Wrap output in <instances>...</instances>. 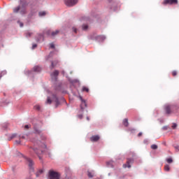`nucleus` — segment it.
Here are the masks:
<instances>
[{
  "instance_id": "f8f14e48",
  "label": "nucleus",
  "mask_w": 179,
  "mask_h": 179,
  "mask_svg": "<svg viewBox=\"0 0 179 179\" xmlns=\"http://www.w3.org/2000/svg\"><path fill=\"white\" fill-rule=\"evenodd\" d=\"M57 64H58V60H55L54 62H52L50 69H53V68L55 66H57Z\"/></svg>"
},
{
  "instance_id": "4468645a",
  "label": "nucleus",
  "mask_w": 179,
  "mask_h": 179,
  "mask_svg": "<svg viewBox=\"0 0 179 179\" xmlns=\"http://www.w3.org/2000/svg\"><path fill=\"white\" fill-rule=\"evenodd\" d=\"M122 124L124 127H128L129 125V122H128V118H126L123 120Z\"/></svg>"
},
{
  "instance_id": "412c9836",
  "label": "nucleus",
  "mask_w": 179,
  "mask_h": 179,
  "mask_svg": "<svg viewBox=\"0 0 179 179\" xmlns=\"http://www.w3.org/2000/svg\"><path fill=\"white\" fill-rule=\"evenodd\" d=\"M157 145L156 144H153L151 145V149H152L153 150H156V149H157Z\"/></svg>"
},
{
  "instance_id": "72a5a7b5",
  "label": "nucleus",
  "mask_w": 179,
  "mask_h": 179,
  "mask_svg": "<svg viewBox=\"0 0 179 179\" xmlns=\"http://www.w3.org/2000/svg\"><path fill=\"white\" fill-rule=\"evenodd\" d=\"M34 130L36 131V134H40L41 132V131H40V129H34Z\"/></svg>"
},
{
  "instance_id": "1a4fd4ad",
  "label": "nucleus",
  "mask_w": 179,
  "mask_h": 179,
  "mask_svg": "<svg viewBox=\"0 0 179 179\" xmlns=\"http://www.w3.org/2000/svg\"><path fill=\"white\" fill-rule=\"evenodd\" d=\"M100 139V136H99L98 135L96 136H92L90 138V141L91 142H97V141H99Z\"/></svg>"
},
{
  "instance_id": "f03ea898",
  "label": "nucleus",
  "mask_w": 179,
  "mask_h": 179,
  "mask_svg": "<svg viewBox=\"0 0 179 179\" xmlns=\"http://www.w3.org/2000/svg\"><path fill=\"white\" fill-rule=\"evenodd\" d=\"M178 110V106L176 105H166L165 106V110L166 114H171Z\"/></svg>"
},
{
  "instance_id": "6e6552de",
  "label": "nucleus",
  "mask_w": 179,
  "mask_h": 179,
  "mask_svg": "<svg viewBox=\"0 0 179 179\" xmlns=\"http://www.w3.org/2000/svg\"><path fill=\"white\" fill-rule=\"evenodd\" d=\"M59 75V71L58 70H55L53 73L50 74L52 79L57 80V78Z\"/></svg>"
},
{
  "instance_id": "bb28decb",
  "label": "nucleus",
  "mask_w": 179,
  "mask_h": 179,
  "mask_svg": "<svg viewBox=\"0 0 179 179\" xmlns=\"http://www.w3.org/2000/svg\"><path fill=\"white\" fill-rule=\"evenodd\" d=\"M16 135H17L16 134H12L10 138V139H13V138H16Z\"/></svg>"
},
{
  "instance_id": "a19ab883",
  "label": "nucleus",
  "mask_w": 179,
  "mask_h": 179,
  "mask_svg": "<svg viewBox=\"0 0 179 179\" xmlns=\"http://www.w3.org/2000/svg\"><path fill=\"white\" fill-rule=\"evenodd\" d=\"M27 34H28L29 37H30V36H31V33H28Z\"/></svg>"
},
{
  "instance_id": "ddd939ff",
  "label": "nucleus",
  "mask_w": 179,
  "mask_h": 179,
  "mask_svg": "<svg viewBox=\"0 0 179 179\" xmlns=\"http://www.w3.org/2000/svg\"><path fill=\"white\" fill-rule=\"evenodd\" d=\"M34 72H41V67H40L39 66H34Z\"/></svg>"
},
{
  "instance_id": "c85d7f7f",
  "label": "nucleus",
  "mask_w": 179,
  "mask_h": 179,
  "mask_svg": "<svg viewBox=\"0 0 179 179\" xmlns=\"http://www.w3.org/2000/svg\"><path fill=\"white\" fill-rule=\"evenodd\" d=\"M172 128H173V129H176V128H177V124L173 123L172 125Z\"/></svg>"
},
{
  "instance_id": "393cba45",
  "label": "nucleus",
  "mask_w": 179,
  "mask_h": 179,
  "mask_svg": "<svg viewBox=\"0 0 179 179\" xmlns=\"http://www.w3.org/2000/svg\"><path fill=\"white\" fill-rule=\"evenodd\" d=\"M45 11H42L39 13V16H45Z\"/></svg>"
},
{
  "instance_id": "f257e3e1",
  "label": "nucleus",
  "mask_w": 179,
  "mask_h": 179,
  "mask_svg": "<svg viewBox=\"0 0 179 179\" xmlns=\"http://www.w3.org/2000/svg\"><path fill=\"white\" fill-rule=\"evenodd\" d=\"M46 148L45 145L43 144L41 141H37L36 143H34V147L31 148V150H33L37 156H38V158L41 159L40 155H43Z\"/></svg>"
},
{
  "instance_id": "f3484780",
  "label": "nucleus",
  "mask_w": 179,
  "mask_h": 179,
  "mask_svg": "<svg viewBox=\"0 0 179 179\" xmlns=\"http://www.w3.org/2000/svg\"><path fill=\"white\" fill-rule=\"evenodd\" d=\"M58 33H59V31L56 30L55 31L52 32L51 36H52V37H55V36H57V34H58Z\"/></svg>"
},
{
  "instance_id": "aec40b11",
  "label": "nucleus",
  "mask_w": 179,
  "mask_h": 179,
  "mask_svg": "<svg viewBox=\"0 0 179 179\" xmlns=\"http://www.w3.org/2000/svg\"><path fill=\"white\" fill-rule=\"evenodd\" d=\"M52 103V101L50 97H48L47 101H46V104H51Z\"/></svg>"
},
{
  "instance_id": "5701e85b",
  "label": "nucleus",
  "mask_w": 179,
  "mask_h": 179,
  "mask_svg": "<svg viewBox=\"0 0 179 179\" xmlns=\"http://www.w3.org/2000/svg\"><path fill=\"white\" fill-rule=\"evenodd\" d=\"M83 92H86L87 93H89V88L87 87H83Z\"/></svg>"
},
{
  "instance_id": "0eeeda50",
  "label": "nucleus",
  "mask_w": 179,
  "mask_h": 179,
  "mask_svg": "<svg viewBox=\"0 0 179 179\" xmlns=\"http://www.w3.org/2000/svg\"><path fill=\"white\" fill-rule=\"evenodd\" d=\"M131 163H134V159H128L127 161V163L123 164L124 169H127V167L128 169H131Z\"/></svg>"
},
{
  "instance_id": "de8ad7c7",
  "label": "nucleus",
  "mask_w": 179,
  "mask_h": 179,
  "mask_svg": "<svg viewBox=\"0 0 179 179\" xmlns=\"http://www.w3.org/2000/svg\"><path fill=\"white\" fill-rule=\"evenodd\" d=\"M98 37H101V36H98Z\"/></svg>"
},
{
  "instance_id": "58836bf2",
  "label": "nucleus",
  "mask_w": 179,
  "mask_h": 179,
  "mask_svg": "<svg viewBox=\"0 0 179 179\" xmlns=\"http://www.w3.org/2000/svg\"><path fill=\"white\" fill-rule=\"evenodd\" d=\"M20 27H23V24L22 22H20Z\"/></svg>"
},
{
  "instance_id": "423d86ee",
  "label": "nucleus",
  "mask_w": 179,
  "mask_h": 179,
  "mask_svg": "<svg viewBox=\"0 0 179 179\" xmlns=\"http://www.w3.org/2000/svg\"><path fill=\"white\" fill-rule=\"evenodd\" d=\"M79 99L81 101L80 108L81 110H85V108L87 107V102L86 101V100L83 99V98L81 96H79Z\"/></svg>"
},
{
  "instance_id": "c03bdc74",
  "label": "nucleus",
  "mask_w": 179,
  "mask_h": 179,
  "mask_svg": "<svg viewBox=\"0 0 179 179\" xmlns=\"http://www.w3.org/2000/svg\"><path fill=\"white\" fill-rule=\"evenodd\" d=\"M63 75L65 73L64 71H62Z\"/></svg>"
},
{
  "instance_id": "a211bd4d",
  "label": "nucleus",
  "mask_w": 179,
  "mask_h": 179,
  "mask_svg": "<svg viewBox=\"0 0 179 179\" xmlns=\"http://www.w3.org/2000/svg\"><path fill=\"white\" fill-rule=\"evenodd\" d=\"M19 10H20V6L13 9L14 13H17L19 12Z\"/></svg>"
},
{
  "instance_id": "c756f323",
  "label": "nucleus",
  "mask_w": 179,
  "mask_h": 179,
  "mask_svg": "<svg viewBox=\"0 0 179 179\" xmlns=\"http://www.w3.org/2000/svg\"><path fill=\"white\" fill-rule=\"evenodd\" d=\"M172 75H173V76H177V71H173L172 72Z\"/></svg>"
},
{
  "instance_id": "c9c22d12",
  "label": "nucleus",
  "mask_w": 179,
  "mask_h": 179,
  "mask_svg": "<svg viewBox=\"0 0 179 179\" xmlns=\"http://www.w3.org/2000/svg\"><path fill=\"white\" fill-rule=\"evenodd\" d=\"M37 47V44H34L32 45V49L34 50V48H36Z\"/></svg>"
},
{
  "instance_id": "4be33fe9",
  "label": "nucleus",
  "mask_w": 179,
  "mask_h": 179,
  "mask_svg": "<svg viewBox=\"0 0 179 179\" xmlns=\"http://www.w3.org/2000/svg\"><path fill=\"white\" fill-rule=\"evenodd\" d=\"M164 170H165V171H170V166L165 165L164 166Z\"/></svg>"
},
{
  "instance_id": "49530a36",
  "label": "nucleus",
  "mask_w": 179,
  "mask_h": 179,
  "mask_svg": "<svg viewBox=\"0 0 179 179\" xmlns=\"http://www.w3.org/2000/svg\"><path fill=\"white\" fill-rule=\"evenodd\" d=\"M25 13V11H23V12H22V13Z\"/></svg>"
},
{
  "instance_id": "a878e982",
  "label": "nucleus",
  "mask_w": 179,
  "mask_h": 179,
  "mask_svg": "<svg viewBox=\"0 0 179 179\" xmlns=\"http://www.w3.org/2000/svg\"><path fill=\"white\" fill-rule=\"evenodd\" d=\"M40 108H41V107H40L39 105H36V106H34V109L35 110H40Z\"/></svg>"
},
{
  "instance_id": "39448f33",
  "label": "nucleus",
  "mask_w": 179,
  "mask_h": 179,
  "mask_svg": "<svg viewBox=\"0 0 179 179\" xmlns=\"http://www.w3.org/2000/svg\"><path fill=\"white\" fill-rule=\"evenodd\" d=\"M178 0H164L162 5H177Z\"/></svg>"
},
{
  "instance_id": "79ce46f5",
  "label": "nucleus",
  "mask_w": 179,
  "mask_h": 179,
  "mask_svg": "<svg viewBox=\"0 0 179 179\" xmlns=\"http://www.w3.org/2000/svg\"><path fill=\"white\" fill-rule=\"evenodd\" d=\"M22 139H24V136H22V137H21Z\"/></svg>"
},
{
  "instance_id": "a18cd8bd",
  "label": "nucleus",
  "mask_w": 179,
  "mask_h": 179,
  "mask_svg": "<svg viewBox=\"0 0 179 179\" xmlns=\"http://www.w3.org/2000/svg\"><path fill=\"white\" fill-rule=\"evenodd\" d=\"M21 3H23V1H21Z\"/></svg>"
},
{
  "instance_id": "f704fd0d",
  "label": "nucleus",
  "mask_w": 179,
  "mask_h": 179,
  "mask_svg": "<svg viewBox=\"0 0 179 179\" xmlns=\"http://www.w3.org/2000/svg\"><path fill=\"white\" fill-rule=\"evenodd\" d=\"M78 117L80 120H82V118H83V115H78Z\"/></svg>"
},
{
  "instance_id": "9d476101",
  "label": "nucleus",
  "mask_w": 179,
  "mask_h": 179,
  "mask_svg": "<svg viewBox=\"0 0 179 179\" xmlns=\"http://www.w3.org/2000/svg\"><path fill=\"white\" fill-rule=\"evenodd\" d=\"M27 161L29 167L31 169V167H33V165L34 164V163L33 162V160H31L30 158H27Z\"/></svg>"
},
{
  "instance_id": "2eb2a0df",
  "label": "nucleus",
  "mask_w": 179,
  "mask_h": 179,
  "mask_svg": "<svg viewBox=\"0 0 179 179\" xmlns=\"http://www.w3.org/2000/svg\"><path fill=\"white\" fill-rule=\"evenodd\" d=\"M43 173H44V171L43 169H40L36 173V177H40V176H41V174H43Z\"/></svg>"
},
{
  "instance_id": "37998d69",
  "label": "nucleus",
  "mask_w": 179,
  "mask_h": 179,
  "mask_svg": "<svg viewBox=\"0 0 179 179\" xmlns=\"http://www.w3.org/2000/svg\"><path fill=\"white\" fill-rule=\"evenodd\" d=\"M163 129H167V127H163Z\"/></svg>"
},
{
  "instance_id": "7c9ffc66",
  "label": "nucleus",
  "mask_w": 179,
  "mask_h": 179,
  "mask_svg": "<svg viewBox=\"0 0 179 179\" xmlns=\"http://www.w3.org/2000/svg\"><path fill=\"white\" fill-rule=\"evenodd\" d=\"M73 31H74V33H78V29H76V27H73Z\"/></svg>"
},
{
  "instance_id": "7ed1b4c3",
  "label": "nucleus",
  "mask_w": 179,
  "mask_h": 179,
  "mask_svg": "<svg viewBox=\"0 0 179 179\" xmlns=\"http://www.w3.org/2000/svg\"><path fill=\"white\" fill-rule=\"evenodd\" d=\"M49 179H59V173L54 171H50Z\"/></svg>"
},
{
  "instance_id": "ea45409f",
  "label": "nucleus",
  "mask_w": 179,
  "mask_h": 179,
  "mask_svg": "<svg viewBox=\"0 0 179 179\" xmlns=\"http://www.w3.org/2000/svg\"><path fill=\"white\" fill-rule=\"evenodd\" d=\"M87 120L90 121V118L88 116L87 117Z\"/></svg>"
},
{
  "instance_id": "cd10ccee",
  "label": "nucleus",
  "mask_w": 179,
  "mask_h": 179,
  "mask_svg": "<svg viewBox=\"0 0 179 179\" xmlns=\"http://www.w3.org/2000/svg\"><path fill=\"white\" fill-rule=\"evenodd\" d=\"M88 177H89L90 178H92L93 174H92L91 172H88Z\"/></svg>"
},
{
  "instance_id": "2f4dec72",
  "label": "nucleus",
  "mask_w": 179,
  "mask_h": 179,
  "mask_svg": "<svg viewBox=\"0 0 179 179\" xmlns=\"http://www.w3.org/2000/svg\"><path fill=\"white\" fill-rule=\"evenodd\" d=\"M50 48H55V45H54V43H50Z\"/></svg>"
},
{
  "instance_id": "dca6fc26",
  "label": "nucleus",
  "mask_w": 179,
  "mask_h": 179,
  "mask_svg": "<svg viewBox=\"0 0 179 179\" xmlns=\"http://www.w3.org/2000/svg\"><path fill=\"white\" fill-rule=\"evenodd\" d=\"M106 164H107L108 167H113V164H114V162H113V161L107 162Z\"/></svg>"
},
{
  "instance_id": "20e7f679",
  "label": "nucleus",
  "mask_w": 179,
  "mask_h": 179,
  "mask_svg": "<svg viewBox=\"0 0 179 179\" xmlns=\"http://www.w3.org/2000/svg\"><path fill=\"white\" fill-rule=\"evenodd\" d=\"M78 0H64V3L66 6H75L78 3Z\"/></svg>"
},
{
  "instance_id": "9b49d317",
  "label": "nucleus",
  "mask_w": 179,
  "mask_h": 179,
  "mask_svg": "<svg viewBox=\"0 0 179 179\" xmlns=\"http://www.w3.org/2000/svg\"><path fill=\"white\" fill-rule=\"evenodd\" d=\"M53 101L56 102V107H58L59 105V101L58 100V97H57V95H53L52 98Z\"/></svg>"
},
{
  "instance_id": "6ab92c4d",
  "label": "nucleus",
  "mask_w": 179,
  "mask_h": 179,
  "mask_svg": "<svg viewBox=\"0 0 179 179\" xmlns=\"http://www.w3.org/2000/svg\"><path fill=\"white\" fill-rule=\"evenodd\" d=\"M83 30L86 31L87 29H89V26L87 24H83L82 27Z\"/></svg>"
},
{
  "instance_id": "09e8293b",
  "label": "nucleus",
  "mask_w": 179,
  "mask_h": 179,
  "mask_svg": "<svg viewBox=\"0 0 179 179\" xmlns=\"http://www.w3.org/2000/svg\"><path fill=\"white\" fill-rule=\"evenodd\" d=\"M176 149H178V148H177V147H176Z\"/></svg>"
},
{
  "instance_id": "b1692460",
  "label": "nucleus",
  "mask_w": 179,
  "mask_h": 179,
  "mask_svg": "<svg viewBox=\"0 0 179 179\" xmlns=\"http://www.w3.org/2000/svg\"><path fill=\"white\" fill-rule=\"evenodd\" d=\"M166 162H167V163H169V164H171V163H173V159H171V158H168V159H166Z\"/></svg>"
},
{
  "instance_id": "4c0bfd02",
  "label": "nucleus",
  "mask_w": 179,
  "mask_h": 179,
  "mask_svg": "<svg viewBox=\"0 0 179 179\" xmlns=\"http://www.w3.org/2000/svg\"><path fill=\"white\" fill-rule=\"evenodd\" d=\"M138 136H142V132L138 133Z\"/></svg>"
},
{
  "instance_id": "e433bc0d",
  "label": "nucleus",
  "mask_w": 179,
  "mask_h": 179,
  "mask_svg": "<svg viewBox=\"0 0 179 179\" xmlns=\"http://www.w3.org/2000/svg\"><path fill=\"white\" fill-rule=\"evenodd\" d=\"M15 142L17 145H20V140L16 141Z\"/></svg>"
},
{
  "instance_id": "473e14b6",
  "label": "nucleus",
  "mask_w": 179,
  "mask_h": 179,
  "mask_svg": "<svg viewBox=\"0 0 179 179\" xmlns=\"http://www.w3.org/2000/svg\"><path fill=\"white\" fill-rule=\"evenodd\" d=\"M25 129H29L30 128V125L27 124L24 126Z\"/></svg>"
}]
</instances>
